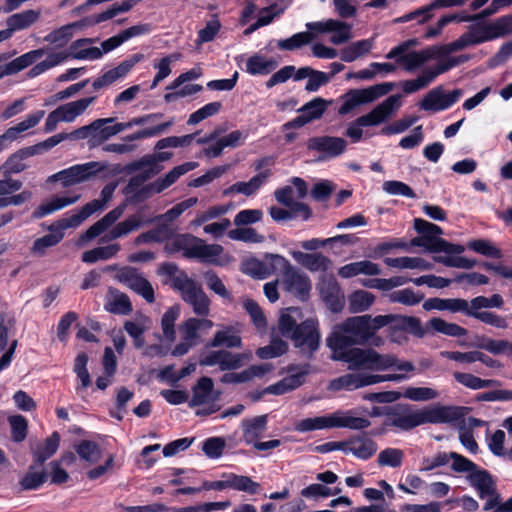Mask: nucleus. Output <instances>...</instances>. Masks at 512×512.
Segmentation results:
<instances>
[{"label": "nucleus", "mask_w": 512, "mask_h": 512, "mask_svg": "<svg viewBox=\"0 0 512 512\" xmlns=\"http://www.w3.org/2000/svg\"><path fill=\"white\" fill-rule=\"evenodd\" d=\"M465 410V407L442 405L413 409L409 404L398 403L391 406L388 418L384 419L381 427L370 435L381 436L389 430L410 431L427 423H451L463 418Z\"/></svg>", "instance_id": "nucleus-1"}, {"label": "nucleus", "mask_w": 512, "mask_h": 512, "mask_svg": "<svg viewBox=\"0 0 512 512\" xmlns=\"http://www.w3.org/2000/svg\"><path fill=\"white\" fill-rule=\"evenodd\" d=\"M157 273L170 278L171 287L180 293L181 299L191 307L195 315L207 317L210 314L211 300L202 285L190 278L177 264L164 262Z\"/></svg>", "instance_id": "nucleus-2"}, {"label": "nucleus", "mask_w": 512, "mask_h": 512, "mask_svg": "<svg viewBox=\"0 0 512 512\" xmlns=\"http://www.w3.org/2000/svg\"><path fill=\"white\" fill-rule=\"evenodd\" d=\"M379 329L376 316L365 314L349 317L335 326L333 332L326 339L327 346L331 350H342L355 345H365Z\"/></svg>", "instance_id": "nucleus-3"}, {"label": "nucleus", "mask_w": 512, "mask_h": 512, "mask_svg": "<svg viewBox=\"0 0 512 512\" xmlns=\"http://www.w3.org/2000/svg\"><path fill=\"white\" fill-rule=\"evenodd\" d=\"M332 352V358L346 363L351 371H385L393 364L390 354H380L373 348L352 346Z\"/></svg>", "instance_id": "nucleus-4"}, {"label": "nucleus", "mask_w": 512, "mask_h": 512, "mask_svg": "<svg viewBox=\"0 0 512 512\" xmlns=\"http://www.w3.org/2000/svg\"><path fill=\"white\" fill-rule=\"evenodd\" d=\"M401 106V96L391 95L371 112L357 118L346 130V136L358 142L363 135L361 127L375 126L387 121Z\"/></svg>", "instance_id": "nucleus-5"}, {"label": "nucleus", "mask_w": 512, "mask_h": 512, "mask_svg": "<svg viewBox=\"0 0 512 512\" xmlns=\"http://www.w3.org/2000/svg\"><path fill=\"white\" fill-rule=\"evenodd\" d=\"M414 229L418 234L427 237L430 253L443 252L447 255H460L465 250L464 246L460 244H453L440 238L439 236L443 234L442 228L424 219L415 218Z\"/></svg>", "instance_id": "nucleus-6"}, {"label": "nucleus", "mask_w": 512, "mask_h": 512, "mask_svg": "<svg viewBox=\"0 0 512 512\" xmlns=\"http://www.w3.org/2000/svg\"><path fill=\"white\" fill-rule=\"evenodd\" d=\"M469 59V55H459L456 57H450L444 62L438 63L434 67H426L416 79L401 82L403 92L406 94L415 93L427 87L438 75L447 72L455 66L467 62Z\"/></svg>", "instance_id": "nucleus-7"}, {"label": "nucleus", "mask_w": 512, "mask_h": 512, "mask_svg": "<svg viewBox=\"0 0 512 512\" xmlns=\"http://www.w3.org/2000/svg\"><path fill=\"white\" fill-rule=\"evenodd\" d=\"M106 168L105 163L98 161L77 164L50 176L48 181H60L63 187H69L92 179Z\"/></svg>", "instance_id": "nucleus-8"}, {"label": "nucleus", "mask_w": 512, "mask_h": 512, "mask_svg": "<svg viewBox=\"0 0 512 512\" xmlns=\"http://www.w3.org/2000/svg\"><path fill=\"white\" fill-rule=\"evenodd\" d=\"M290 339L302 355L311 358L320 345L318 323L313 319L303 321Z\"/></svg>", "instance_id": "nucleus-9"}, {"label": "nucleus", "mask_w": 512, "mask_h": 512, "mask_svg": "<svg viewBox=\"0 0 512 512\" xmlns=\"http://www.w3.org/2000/svg\"><path fill=\"white\" fill-rule=\"evenodd\" d=\"M251 357L250 352L233 353L227 349H219L210 351L200 359L199 364L201 366L218 365L221 371H232L241 368Z\"/></svg>", "instance_id": "nucleus-10"}, {"label": "nucleus", "mask_w": 512, "mask_h": 512, "mask_svg": "<svg viewBox=\"0 0 512 512\" xmlns=\"http://www.w3.org/2000/svg\"><path fill=\"white\" fill-rule=\"evenodd\" d=\"M117 279L129 289L142 296L148 303L155 301L154 289L151 283L133 267H124L118 274Z\"/></svg>", "instance_id": "nucleus-11"}, {"label": "nucleus", "mask_w": 512, "mask_h": 512, "mask_svg": "<svg viewBox=\"0 0 512 512\" xmlns=\"http://www.w3.org/2000/svg\"><path fill=\"white\" fill-rule=\"evenodd\" d=\"M310 31L317 33H333L330 37V42L334 45H341L347 43L352 37V26L346 22L328 19L326 21L310 22L306 24Z\"/></svg>", "instance_id": "nucleus-12"}, {"label": "nucleus", "mask_w": 512, "mask_h": 512, "mask_svg": "<svg viewBox=\"0 0 512 512\" xmlns=\"http://www.w3.org/2000/svg\"><path fill=\"white\" fill-rule=\"evenodd\" d=\"M462 94L461 89H454L450 93H445L443 87L438 86L430 90L419 105L425 111L437 112L445 110L456 103Z\"/></svg>", "instance_id": "nucleus-13"}, {"label": "nucleus", "mask_w": 512, "mask_h": 512, "mask_svg": "<svg viewBox=\"0 0 512 512\" xmlns=\"http://www.w3.org/2000/svg\"><path fill=\"white\" fill-rule=\"evenodd\" d=\"M290 375L266 388L265 392L273 395H283L293 391L304 383L305 376L309 373V365H290L287 368Z\"/></svg>", "instance_id": "nucleus-14"}, {"label": "nucleus", "mask_w": 512, "mask_h": 512, "mask_svg": "<svg viewBox=\"0 0 512 512\" xmlns=\"http://www.w3.org/2000/svg\"><path fill=\"white\" fill-rule=\"evenodd\" d=\"M378 450L377 443L368 433H358L345 440V454H351L359 460H368Z\"/></svg>", "instance_id": "nucleus-15"}, {"label": "nucleus", "mask_w": 512, "mask_h": 512, "mask_svg": "<svg viewBox=\"0 0 512 512\" xmlns=\"http://www.w3.org/2000/svg\"><path fill=\"white\" fill-rule=\"evenodd\" d=\"M309 150L318 151L323 158H334L341 155L347 146V141L340 137L315 136L307 140Z\"/></svg>", "instance_id": "nucleus-16"}, {"label": "nucleus", "mask_w": 512, "mask_h": 512, "mask_svg": "<svg viewBox=\"0 0 512 512\" xmlns=\"http://www.w3.org/2000/svg\"><path fill=\"white\" fill-rule=\"evenodd\" d=\"M462 49L497 39L493 22L478 23L468 27L459 38Z\"/></svg>", "instance_id": "nucleus-17"}, {"label": "nucleus", "mask_w": 512, "mask_h": 512, "mask_svg": "<svg viewBox=\"0 0 512 512\" xmlns=\"http://www.w3.org/2000/svg\"><path fill=\"white\" fill-rule=\"evenodd\" d=\"M282 285L286 291L301 300H305L308 297L311 289V282L308 276L294 266L284 273Z\"/></svg>", "instance_id": "nucleus-18"}, {"label": "nucleus", "mask_w": 512, "mask_h": 512, "mask_svg": "<svg viewBox=\"0 0 512 512\" xmlns=\"http://www.w3.org/2000/svg\"><path fill=\"white\" fill-rule=\"evenodd\" d=\"M125 205H119L90 226L80 237V242L92 240L110 228L124 213Z\"/></svg>", "instance_id": "nucleus-19"}, {"label": "nucleus", "mask_w": 512, "mask_h": 512, "mask_svg": "<svg viewBox=\"0 0 512 512\" xmlns=\"http://www.w3.org/2000/svg\"><path fill=\"white\" fill-rule=\"evenodd\" d=\"M102 208L103 204L101 203V201L95 199L85 204L78 213L59 220L57 223L54 224L55 228L57 229V231L61 232L69 228H76L88 217H90L95 212L101 210Z\"/></svg>", "instance_id": "nucleus-20"}, {"label": "nucleus", "mask_w": 512, "mask_h": 512, "mask_svg": "<svg viewBox=\"0 0 512 512\" xmlns=\"http://www.w3.org/2000/svg\"><path fill=\"white\" fill-rule=\"evenodd\" d=\"M102 208L103 204L101 203V201L95 199L85 204L78 213L59 220L57 223L54 224L55 228L57 229V231L61 232L69 228H76L88 217H90L95 212L101 210Z\"/></svg>", "instance_id": "nucleus-21"}, {"label": "nucleus", "mask_w": 512, "mask_h": 512, "mask_svg": "<svg viewBox=\"0 0 512 512\" xmlns=\"http://www.w3.org/2000/svg\"><path fill=\"white\" fill-rule=\"evenodd\" d=\"M333 428H346L350 430H364L371 425L368 418L359 417L354 410H338L332 413Z\"/></svg>", "instance_id": "nucleus-22"}, {"label": "nucleus", "mask_w": 512, "mask_h": 512, "mask_svg": "<svg viewBox=\"0 0 512 512\" xmlns=\"http://www.w3.org/2000/svg\"><path fill=\"white\" fill-rule=\"evenodd\" d=\"M152 223L153 220H147V218L142 215V210H140L137 213L129 216L124 221L116 224L106 235V238L109 240H115L128 235L143 225Z\"/></svg>", "instance_id": "nucleus-23"}, {"label": "nucleus", "mask_w": 512, "mask_h": 512, "mask_svg": "<svg viewBox=\"0 0 512 512\" xmlns=\"http://www.w3.org/2000/svg\"><path fill=\"white\" fill-rule=\"evenodd\" d=\"M423 308L426 311H430L433 309L439 311L447 310L452 313L461 312L467 315L469 309V302L461 298L442 299L435 297L427 299L423 304Z\"/></svg>", "instance_id": "nucleus-24"}, {"label": "nucleus", "mask_w": 512, "mask_h": 512, "mask_svg": "<svg viewBox=\"0 0 512 512\" xmlns=\"http://www.w3.org/2000/svg\"><path fill=\"white\" fill-rule=\"evenodd\" d=\"M44 115L45 111L39 110L29 115L25 120L18 123L17 125L8 128L2 135H0V141L4 149L6 148L8 143H11L18 139L19 135L22 132L35 127L41 121Z\"/></svg>", "instance_id": "nucleus-25"}, {"label": "nucleus", "mask_w": 512, "mask_h": 512, "mask_svg": "<svg viewBox=\"0 0 512 512\" xmlns=\"http://www.w3.org/2000/svg\"><path fill=\"white\" fill-rule=\"evenodd\" d=\"M150 324V319L142 314L136 315L133 320L124 322V330L133 339L137 349H141L145 345L144 333L150 328Z\"/></svg>", "instance_id": "nucleus-26"}, {"label": "nucleus", "mask_w": 512, "mask_h": 512, "mask_svg": "<svg viewBox=\"0 0 512 512\" xmlns=\"http://www.w3.org/2000/svg\"><path fill=\"white\" fill-rule=\"evenodd\" d=\"M222 346L228 349L242 347V338L234 326H224L221 330L216 331L213 338L207 344V347L211 348Z\"/></svg>", "instance_id": "nucleus-27"}, {"label": "nucleus", "mask_w": 512, "mask_h": 512, "mask_svg": "<svg viewBox=\"0 0 512 512\" xmlns=\"http://www.w3.org/2000/svg\"><path fill=\"white\" fill-rule=\"evenodd\" d=\"M192 398L189 402L190 407L200 406L208 403L211 400H216L219 393L213 396L214 383L210 377H201L197 384L192 389Z\"/></svg>", "instance_id": "nucleus-28"}, {"label": "nucleus", "mask_w": 512, "mask_h": 512, "mask_svg": "<svg viewBox=\"0 0 512 512\" xmlns=\"http://www.w3.org/2000/svg\"><path fill=\"white\" fill-rule=\"evenodd\" d=\"M242 437L246 444H253L267 430V415H260L249 419H244L241 424Z\"/></svg>", "instance_id": "nucleus-29"}, {"label": "nucleus", "mask_w": 512, "mask_h": 512, "mask_svg": "<svg viewBox=\"0 0 512 512\" xmlns=\"http://www.w3.org/2000/svg\"><path fill=\"white\" fill-rule=\"evenodd\" d=\"M104 308L106 311L118 315H128L133 310L129 297L125 293L112 287L108 290L107 301Z\"/></svg>", "instance_id": "nucleus-30"}, {"label": "nucleus", "mask_w": 512, "mask_h": 512, "mask_svg": "<svg viewBox=\"0 0 512 512\" xmlns=\"http://www.w3.org/2000/svg\"><path fill=\"white\" fill-rule=\"evenodd\" d=\"M293 258L306 269L316 271H327L330 269L331 260L321 253H303L295 251L292 253Z\"/></svg>", "instance_id": "nucleus-31"}, {"label": "nucleus", "mask_w": 512, "mask_h": 512, "mask_svg": "<svg viewBox=\"0 0 512 512\" xmlns=\"http://www.w3.org/2000/svg\"><path fill=\"white\" fill-rule=\"evenodd\" d=\"M214 326L212 320L207 317H191L185 320L179 327L182 338L185 341L196 342L199 330H210Z\"/></svg>", "instance_id": "nucleus-32"}, {"label": "nucleus", "mask_w": 512, "mask_h": 512, "mask_svg": "<svg viewBox=\"0 0 512 512\" xmlns=\"http://www.w3.org/2000/svg\"><path fill=\"white\" fill-rule=\"evenodd\" d=\"M470 484L478 491L480 498H486L489 493H494L496 484L492 475L485 469L479 467L472 474L467 475Z\"/></svg>", "instance_id": "nucleus-33"}, {"label": "nucleus", "mask_w": 512, "mask_h": 512, "mask_svg": "<svg viewBox=\"0 0 512 512\" xmlns=\"http://www.w3.org/2000/svg\"><path fill=\"white\" fill-rule=\"evenodd\" d=\"M380 273L381 269L379 265L369 260H362L346 264L342 266L338 271L339 276L342 278H351L359 274L376 276Z\"/></svg>", "instance_id": "nucleus-34"}, {"label": "nucleus", "mask_w": 512, "mask_h": 512, "mask_svg": "<svg viewBox=\"0 0 512 512\" xmlns=\"http://www.w3.org/2000/svg\"><path fill=\"white\" fill-rule=\"evenodd\" d=\"M60 443V435L58 432H53L43 443H38L35 447L31 448L33 461L38 465H42L58 450Z\"/></svg>", "instance_id": "nucleus-35"}, {"label": "nucleus", "mask_w": 512, "mask_h": 512, "mask_svg": "<svg viewBox=\"0 0 512 512\" xmlns=\"http://www.w3.org/2000/svg\"><path fill=\"white\" fill-rule=\"evenodd\" d=\"M96 41L94 38H83L74 41L70 45V56L74 59L84 60H96L103 56V51L98 47H85L88 44H92Z\"/></svg>", "instance_id": "nucleus-36"}, {"label": "nucleus", "mask_w": 512, "mask_h": 512, "mask_svg": "<svg viewBox=\"0 0 512 512\" xmlns=\"http://www.w3.org/2000/svg\"><path fill=\"white\" fill-rule=\"evenodd\" d=\"M95 101V97L82 98L76 101L66 103L56 108L62 122H72Z\"/></svg>", "instance_id": "nucleus-37"}, {"label": "nucleus", "mask_w": 512, "mask_h": 512, "mask_svg": "<svg viewBox=\"0 0 512 512\" xmlns=\"http://www.w3.org/2000/svg\"><path fill=\"white\" fill-rule=\"evenodd\" d=\"M35 150L33 148L25 147L15 153L11 154L2 166L4 176H10L12 174H18L24 171L27 166L24 164V160L28 157L34 156Z\"/></svg>", "instance_id": "nucleus-38"}, {"label": "nucleus", "mask_w": 512, "mask_h": 512, "mask_svg": "<svg viewBox=\"0 0 512 512\" xmlns=\"http://www.w3.org/2000/svg\"><path fill=\"white\" fill-rule=\"evenodd\" d=\"M272 175L271 169H266L255 176H253L247 182H236L231 187L230 190L232 192L240 193L245 196H251L254 194Z\"/></svg>", "instance_id": "nucleus-39"}, {"label": "nucleus", "mask_w": 512, "mask_h": 512, "mask_svg": "<svg viewBox=\"0 0 512 512\" xmlns=\"http://www.w3.org/2000/svg\"><path fill=\"white\" fill-rule=\"evenodd\" d=\"M198 166L196 162H186L179 166L174 167L164 176L157 178L154 182L159 193L173 185L182 175L195 169Z\"/></svg>", "instance_id": "nucleus-40"}, {"label": "nucleus", "mask_w": 512, "mask_h": 512, "mask_svg": "<svg viewBox=\"0 0 512 512\" xmlns=\"http://www.w3.org/2000/svg\"><path fill=\"white\" fill-rule=\"evenodd\" d=\"M39 17L40 11L29 9L9 16L6 20V25L14 33L15 31L30 27L39 19Z\"/></svg>", "instance_id": "nucleus-41"}, {"label": "nucleus", "mask_w": 512, "mask_h": 512, "mask_svg": "<svg viewBox=\"0 0 512 512\" xmlns=\"http://www.w3.org/2000/svg\"><path fill=\"white\" fill-rule=\"evenodd\" d=\"M38 466L35 462L31 464L25 475L19 480L21 491L36 490L46 481V472L37 470Z\"/></svg>", "instance_id": "nucleus-42"}, {"label": "nucleus", "mask_w": 512, "mask_h": 512, "mask_svg": "<svg viewBox=\"0 0 512 512\" xmlns=\"http://www.w3.org/2000/svg\"><path fill=\"white\" fill-rule=\"evenodd\" d=\"M373 44V38L352 42L341 50V60L345 62H353L368 54L373 48Z\"/></svg>", "instance_id": "nucleus-43"}, {"label": "nucleus", "mask_w": 512, "mask_h": 512, "mask_svg": "<svg viewBox=\"0 0 512 512\" xmlns=\"http://www.w3.org/2000/svg\"><path fill=\"white\" fill-rule=\"evenodd\" d=\"M80 195L73 197H55L50 202L38 206L32 213L33 218L40 219L54 211L60 210L68 205L76 203Z\"/></svg>", "instance_id": "nucleus-44"}, {"label": "nucleus", "mask_w": 512, "mask_h": 512, "mask_svg": "<svg viewBox=\"0 0 512 512\" xmlns=\"http://www.w3.org/2000/svg\"><path fill=\"white\" fill-rule=\"evenodd\" d=\"M278 63L273 59H266L261 55H253L246 61V71L252 75H267L272 72Z\"/></svg>", "instance_id": "nucleus-45"}, {"label": "nucleus", "mask_w": 512, "mask_h": 512, "mask_svg": "<svg viewBox=\"0 0 512 512\" xmlns=\"http://www.w3.org/2000/svg\"><path fill=\"white\" fill-rule=\"evenodd\" d=\"M120 248V245L117 243L96 247L94 249L85 251L82 254V261L85 263L93 264L99 260L111 259L120 251Z\"/></svg>", "instance_id": "nucleus-46"}, {"label": "nucleus", "mask_w": 512, "mask_h": 512, "mask_svg": "<svg viewBox=\"0 0 512 512\" xmlns=\"http://www.w3.org/2000/svg\"><path fill=\"white\" fill-rule=\"evenodd\" d=\"M49 230L51 231L50 234L37 238L34 241L31 248L32 253L42 256L48 248L57 245L63 239L64 233L57 231L54 224L49 227Z\"/></svg>", "instance_id": "nucleus-47"}, {"label": "nucleus", "mask_w": 512, "mask_h": 512, "mask_svg": "<svg viewBox=\"0 0 512 512\" xmlns=\"http://www.w3.org/2000/svg\"><path fill=\"white\" fill-rule=\"evenodd\" d=\"M405 320L406 316L402 315L387 314L376 316V323L380 326V329L389 326L390 337L392 341L396 342H400L396 334L404 332L405 330Z\"/></svg>", "instance_id": "nucleus-48"}, {"label": "nucleus", "mask_w": 512, "mask_h": 512, "mask_svg": "<svg viewBox=\"0 0 512 512\" xmlns=\"http://www.w3.org/2000/svg\"><path fill=\"white\" fill-rule=\"evenodd\" d=\"M333 428L332 414L327 416H318L313 418H305L295 424V430L299 432H308L313 430Z\"/></svg>", "instance_id": "nucleus-49"}, {"label": "nucleus", "mask_w": 512, "mask_h": 512, "mask_svg": "<svg viewBox=\"0 0 512 512\" xmlns=\"http://www.w3.org/2000/svg\"><path fill=\"white\" fill-rule=\"evenodd\" d=\"M223 252V248L218 244H205L199 238L197 248L192 249L190 255L195 256L202 262L215 263L216 258Z\"/></svg>", "instance_id": "nucleus-50"}, {"label": "nucleus", "mask_w": 512, "mask_h": 512, "mask_svg": "<svg viewBox=\"0 0 512 512\" xmlns=\"http://www.w3.org/2000/svg\"><path fill=\"white\" fill-rule=\"evenodd\" d=\"M228 488L237 491L246 492L248 494H257L260 489V484L253 481L248 476L237 475L234 473L227 474Z\"/></svg>", "instance_id": "nucleus-51"}, {"label": "nucleus", "mask_w": 512, "mask_h": 512, "mask_svg": "<svg viewBox=\"0 0 512 512\" xmlns=\"http://www.w3.org/2000/svg\"><path fill=\"white\" fill-rule=\"evenodd\" d=\"M430 327L438 333L451 336L462 337L467 335V330L458 324L450 323L442 318L434 317L429 320Z\"/></svg>", "instance_id": "nucleus-52"}, {"label": "nucleus", "mask_w": 512, "mask_h": 512, "mask_svg": "<svg viewBox=\"0 0 512 512\" xmlns=\"http://www.w3.org/2000/svg\"><path fill=\"white\" fill-rule=\"evenodd\" d=\"M375 296L365 290H358L349 296V310L352 313L364 312L373 304Z\"/></svg>", "instance_id": "nucleus-53"}, {"label": "nucleus", "mask_w": 512, "mask_h": 512, "mask_svg": "<svg viewBox=\"0 0 512 512\" xmlns=\"http://www.w3.org/2000/svg\"><path fill=\"white\" fill-rule=\"evenodd\" d=\"M203 279L210 291L220 296L225 300L232 301L233 297L231 293L228 291L223 281L217 275V273L213 270H208L203 273Z\"/></svg>", "instance_id": "nucleus-54"}, {"label": "nucleus", "mask_w": 512, "mask_h": 512, "mask_svg": "<svg viewBox=\"0 0 512 512\" xmlns=\"http://www.w3.org/2000/svg\"><path fill=\"white\" fill-rule=\"evenodd\" d=\"M321 294L324 300L330 305L332 311L337 312L342 308L343 295L335 281H330L326 286L322 287Z\"/></svg>", "instance_id": "nucleus-55"}, {"label": "nucleus", "mask_w": 512, "mask_h": 512, "mask_svg": "<svg viewBox=\"0 0 512 512\" xmlns=\"http://www.w3.org/2000/svg\"><path fill=\"white\" fill-rule=\"evenodd\" d=\"M404 452L398 448H385L377 457V464L381 467L398 468L402 465Z\"/></svg>", "instance_id": "nucleus-56"}, {"label": "nucleus", "mask_w": 512, "mask_h": 512, "mask_svg": "<svg viewBox=\"0 0 512 512\" xmlns=\"http://www.w3.org/2000/svg\"><path fill=\"white\" fill-rule=\"evenodd\" d=\"M453 376L458 383L473 390L487 388L496 383L494 380L481 379L470 373L454 372Z\"/></svg>", "instance_id": "nucleus-57"}, {"label": "nucleus", "mask_w": 512, "mask_h": 512, "mask_svg": "<svg viewBox=\"0 0 512 512\" xmlns=\"http://www.w3.org/2000/svg\"><path fill=\"white\" fill-rule=\"evenodd\" d=\"M287 350L288 344L285 341L279 338H274L271 340L269 345L258 348L256 350V355L260 359H270L285 354Z\"/></svg>", "instance_id": "nucleus-58"}, {"label": "nucleus", "mask_w": 512, "mask_h": 512, "mask_svg": "<svg viewBox=\"0 0 512 512\" xmlns=\"http://www.w3.org/2000/svg\"><path fill=\"white\" fill-rule=\"evenodd\" d=\"M292 313L298 314L299 310L297 308H288L286 312L281 314L278 321V329L282 336L286 338H291L299 325L297 324V319L292 315Z\"/></svg>", "instance_id": "nucleus-59"}, {"label": "nucleus", "mask_w": 512, "mask_h": 512, "mask_svg": "<svg viewBox=\"0 0 512 512\" xmlns=\"http://www.w3.org/2000/svg\"><path fill=\"white\" fill-rule=\"evenodd\" d=\"M367 99L364 94H362V89H354L350 90L344 96V102L340 106L338 113L340 115H346L354 110L356 107L362 104H366Z\"/></svg>", "instance_id": "nucleus-60"}, {"label": "nucleus", "mask_w": 512, "mask_h": 512, "mask_svg": "<svg viewBox=\"0 0 512 512\" xmlns=\"http://www.w3.org/2000/svg\"><path fill=\"white\" fill-rule=\"evenodd\" d=\"M127 74V65H121V63L105 72L101 77L95 79L92 83V86L95 90H98L102 87L109 86L114 83L116 80L124 77Z\"/></svg>", "instance_id": "nucleus-61"}, {"label": "nucleus", "mask_w": 512, "mask_h": 512, "mask_svg": "<svg viewBox=\"0 0 512 512\" xmlns=\"http://www.w3.org/2000/svg\"><path fill=\"white\" fill-rule=\"evenodd\" d=\"M74 31L70 24L53 30L44 37V41L54 44L56 47H64L72 39Z\"/></svg>", "instance_id": "nucleus-62"}, {"label": "nucleus", "mask_w": 512, "mask_h": 512, "mask_svg": "<svg viewBox=\"0 0 512 512\" xmlns=\"http://www.w3.org/2000/svg\"><path fill=\"white\" fill-rule=\"evenodd\" d=\"M180 309L177 306L169 308L162 316L161 326L165 337L169 341L176 339V332L174 329L175 321L179 317Z\"/></svg>", "instance_id": "nucleus-63"}, {"label": "nucleus", "mask_w": 512, "mask_h": 512, "mask_svg": "<svg viewBox=\"0 0 512 512\" xmlns=\"http://www.w3.org/2000/svg\"><path fill=\"white\" fill-rule=\"evenodd\" d=\"M75 450L81 459L89 463H95L100 459L101 451L95 442L82 440L75 446Z\"/></svg>", "instance_id": "nucleus-64"}]
</instances>
